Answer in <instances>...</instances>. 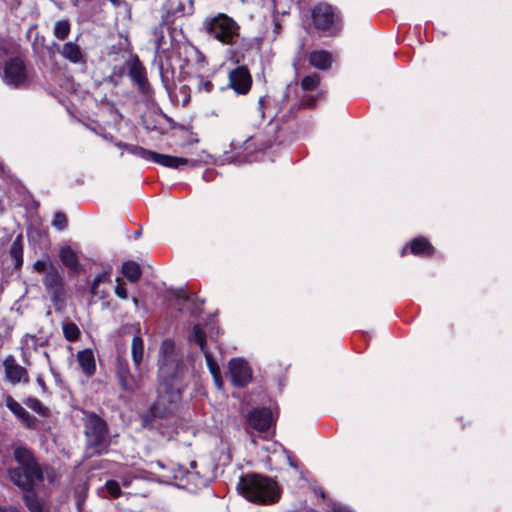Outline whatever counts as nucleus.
<instances>
[{
  "mask_svg": "<svg viewBox=\"0 0 512 512\" xmlns=\"http://www.w3.org/2000/svg\"><path fill=\"white\" fill-rule=\"evenodd\" d=\"M158 362L159 396L151 405L150 414L144 417L145 424L154 418H163L171 413L181 398L184 364L175 352V346L171 340L162 342Z\"/></svg>",
  "mask_w": 512,
  "mask_h": 512,
  "instance_id": "obj_1",
  "label": "nucleus"
},
{
  "mask_svg": "<svg viewBox=\"0 0 512 512\" xmlns=\"http://www.w3.org/2000/svg\"><path fill=\"white\" fill-rule=\"evenodd\" d=\"M14 458L18 466L9 470L11 481L24 491H32L37 482L44 480L40 465L32 451L23 445L14 448Z\"/></svg>",
  "mask_w": 512,
  "mask_h": 512,
  "instance_id": "obj_2",
  "label": "nucleus"
},
{
  "mask_svg": "<svg viewBox=\"0 0 512 512\" xmlns=\"http://www.w3.org/2000/svg\"><path fill=\"white\" fill-rule=\"evenodd\" d=\"M237 490L246 500L256 504H272L280 498L276 482L258 474L242 476Z\"/></svg>",
  "mask_w": 512,
  "mask_h": 512,
  "instance_id": "obj_3",
  "label": "nucleus"
},
{
  "mask_svg": "<svg viewBox=\"0 0 512 512\" xmlns=\"http://www.w3.org/2000/svg\"><path fill=\"white\" fill-rule=\"evenodd\" d=\"M87 438L86 455L92 457L106 453L109 447L105 421L96 414H88L84 420Z\"/></svg>",
  "mask_w": 512,
  "mask_h": 512,
  "instance_id": "obj_4",
  "label": "nucleus"
},
{
  "mask_svg": "<svg viewBox=\"0 0 512 512\" xmlns=\"http://www.w3.org/2000/svg\"><path fill=\"white\" fill-rule=\"evenodd\" d=\"M203 27L209 36L224 45L236 43L240 29L237 22L224 13L205 18Z\"/></svg>",
  "mask_w": 512,
  "mask_h": 512,
  "instance_id": "obj_5",
  "label": "nucleus"
},
{
  "mask_svg": "<svg viewBox=\"0 0 512 512\" xmlns=\"http://www.w3.org/2000/svg\"><path fill=\"white\" fill-rule=\"evenodd\" d=\"M7 51L0 46V67H2L1 77L5 84L20 88L29 83V76L23 60L19 57L4 59Z\"/></svg>",
  "mask_w": 512,
  "mask_h": 512,
  "instance_id": "obj_6",
  "label": "nucleus"
},
{
  "mask_svg": "<svg viewBox=\"0 0 512 512\" xmlns=\"http://www.w3.org/2000/svg\"><path fill=\"white\" fill-rule=\"evenodd\" d=\"M125 149L128 153L132 155H135L146 161L155 162L168 168L179 169L182 166L195 163L193 160H189L187 158L176 157L167 154H160L136 145H125Z\"/></svg>",
  "mask_w": 512,
  "mask_h": 512,
  "instance_id": "obj_7",
  "label": "nucleus"
},
{
  "mask_svg": "<svg viewBox=\"0 0 512 512\" xmlns=\"http://www.w3.org/2000/svg\"><path fill=\"white\" fill-rule=\"evenodd\" d=\"M312 20L318 30L335 34L340 29L341 18L331 5L319 3L312 9Z\"/></svg>",
  "mask_w": 512,
  "mask_h": 512,
  "instance_id": "obj_8",
  "label": "nucleus"
},
{
  "mask_svg": "<svg viewBox=\"0 0 512 512\" xmlns=\"http://www.w3.org/2000/svg\"><path fill=\"white\" fill-rule=\"evenodd\" d=\"M228 374L234 386L245 387L252 380V370L247 361L233 358L228 363Z\"/></svg>",
  "mask_w": 512,
  "mask_h": 512,
  "instance_id": "obj_9",
  "label": "nucleus"
},
{
  "mask_svg": "<svg viewBox=\"0 0 512 512\" xmlns=\"http://www.w3.org/2000/svg\"><path fill=\"white\" fill-rule=\"evenodd\" d=\"M117 377L121 388L128 393H134L143 387L144 376L141 374L138 377L131 375L126 364H119Z\"/></svg>",
  "mask_w": 512,
  "mask_h": 512,
  "instance_id": "obj_10",
  "label": "nucleus"
},
{
  "mask_svg": "<svg viewBox=\"0 0 512 512\" xmlns=\"http://www.w3.org/2000/svg\"><path fill=\"white\" fill-rule=\"evenodd\" d=\"M252 79L248 69L237 67L229 74V84L238 94H246L251 87Z\"/></svg>",
  "mask_w": 512,
  "mask_h": 512,
  "instance_id": "obj_11",
  "label": "nucleus"
},
{
  "mask_svg": "<svg viewBox=\"0 0 512 512\" xmlns=\"http://www.w3.org/2000/svg\"><path fill=\"white\" fill-rule=\"evenodd\" d=\"M190 339L195 341L199 345L201 351L203 352V354L205 356L206 364L208 366V369H209L211 375L214 376V375L221 374L219 365L213 358L212 354L206 349L205 335L199 325L194 326L193 333H192Z\"/></svg>",
  "mask_w": 512,
  "mask_h": 512,
  "instance_id": "obj_12",
  "label": "nucleus"
},
{
  "mask_svg": "<svg viewBox=\"0 0 512 512\" xmlns=\"http://www.w3.org/2000/svg\"><path fill=\"white\" fill-rule=\"evenodd\" d=\"M111 273L112 269L107 268L104 269L101 273H99L93 280L91 284L90 293L93 297L104 300L109 295V288L103 287V285L110 286L111 285Z\"/></svg>",
  "mask_w": 512,
  "mask_h": 512,
  "instance_id": "obj_13",
  "label": "nucleus"
},
{
  "mask_svg": "<svg viewBox=\"0 0 512 512\" xmlns=\"http://www.w3.org/2000/svg\"><path fill=\"white\" fill-rule=\"evenodd\" d=\"M6 379L12 384L28 383L29 376L26 369L16 363L14 358L9 357L4 361Z\"/></svg>",
  "mask_w": 512,
  "mask_h": 512,
  "instance_id": "obj_14",
  "label": "nucleus"
},
{
  "mask_svg": "<svg viewBox=\"0 0 512 512\" xmlns=\"http://www.w3.org/2000/svg\"><path fill=\"white\" fill-rule=\"evenodd\" d=\"M248 421L251 427L258 431H266L270 428L273 417L269 409H255L250 412Z\"/></svg>",
  "mask_w": 512,
  "mask_h": 512,
  "instance_id": "obj_15",
  "label": "nucleus"
},
{
  "mask_svg": "<svg viewBox=\"0 0 512 512\" xmlns=\"http://www.w3.org/2000/svg\"><path fill=\"white\" fill-rule=\"evenodd\" d=\"M6 406L9 410L21 421L26 428H34L36 425V418L31 415L24 407H22L12 397L6 398Z\"/></svg>",
  "mask_w": 512,
  "mask_h": 512,
  "instance_id": "obj_16",
  "label": "nucleus"
},
{
  "mask_svg": "<svg viewBox=\"0 0 512 512\" xmlns=\"http://www.w3.org/2000/svg\"><path fill=\"white\" fill-rule=\"evenodd\" d=\"M76 357L83 374L87 377L93 376L96 372V363L93 351L91 349L81 350L77 353Z\"/></svg>",
  "mask_w": 512,
  "mask_h": 512,
  "instance_id": "obj_17",
  "label": "nucleus"
},
{
  "mask_svg": "<svg viewBox=\"0 0 512 512\" xmlns=\"http://www.w3.org/2000/svg\"><path fill=\"white\" fill-rule=\"evenodd\" d=\"M128 74L131 79L139 86L140 90L145 92L148 87L146 70L138 58H135L130 63Z\"/></svg>",
  "mask_w": 512,
  "mask_h": 512,
  "instance_id": "obj_18",
  "label": "nucleus"
},
{
  "mask_svg": "<svg viewBox=\"0 0 512 512\" xmlns=\"http://www.w3.org/2000/svg\"><path fill=\"white\" fill-rule=\"evenodd\" d=\"M265 450L269 453L267 457L269 463L272 464L274 462H283L287 463L291 467H294L289 453L284 449L282 445L272 443L265 447Z\"/></svg>",
  "mask_w": 512,
  "mask_h": 512,
  "instance_id": "obj_19",
  "label": "nucleus"
},
{
  "mask_svg": "<svg viewBox=\"0 0 512 512\" xmlns=\"http://www.w3.org/2000/svg\"><path fill=\"white\" fill-rule=\"evenodd\" d=\"M57 47V50L61 54V56L64 59L70 61L71 63L77 64L82 61L83 54L77 43L69 41L63 44L62 46L57 45Z\"/></svg>",
  "mask_w": 512,
  "mask_h": 512,
  "instance_id": "obj_20",
  "label": "nucleus"
},
{
  "mask_svg": "<svg viewBox=\"0 0 512 512\" xmlns=\"http://www.w3.org/2000/svg\"><path fill=\"white\" fill-rule=\"evenodd\" d=\"M43 283L47 290L57 294L62 286V276L56 267L48 268L44 274Z\"/></svg>",
  "mask_w": 512,
  "mask_h": 512,
  "instance_id": "obj_21",
  "label": "nucleus"
},
{
  "mask_svg": "<svg viewBox=\"0 0 512 512\" xmlns=\"http://www.w3.org/2000/svg\"><path fill=\"white\" fill-rule=\"evenodd\" d=\"M309 63L320 70L328 69L332 64V55L327 51H314L309 56Z\"/></svg>",
  "mask_w": 512,
  "mask_h": 512,
  "instance_id": "obj_22",
  "label": "nucleus"
},
{
  "mask_svg": "<svg viewBox=\"0 0 512 512\" xmlns=\"http://www.w3.org/2000/svg\"><path fill=\"white\" fill-rule=\"evenodd\" d=\"M60 259L62 263L71 271H78L79 261L76 252L70 247H63L60 250Z\"/></svg>",
  "mask_w": 512,
  "mask_h": 512,
  "instance_id": "obj_23",
  "label": "nucleus"
},
{
  "mask_svg": "<svg viewBox=\"0 0 512 512\" xmlns=\"http://www.w3.org/2000/svg\"><path fill=\"white\" fill-rule=\"evenodd\" d=\"M131 356L136 369H139L144 356V342L140 336H135L131 343Z\"/></svg>",
  "mask_w": 512,
  "mask_h": 512,
  "instance_id": "obj_24",
  "label": "nucleus"
},
{
  "mask_svg": "<svg viewBox=\"0 0 512 512\" xmlns=\"http://www.w3.org/2000/svg\"><path fill=\"white\" fill-rule=\"evenodd\" d=\"M411 252L414 255L430 256L433 254L434 248L426 238L418 237L411 242Z\"/></svg>",
  "mask_w": 512,
  "mask_h": 512,
  "instance_id": "obj_25",
  "label": "nucleus"
},
{
  "mask_svg": "<svg viewBox=\"0 0 512 512\" xmlns=\"http://www.w3.org/2000/svg\"><path fill=\"white\" fill-rule=\"evenodd\" d=\"M194 13V1L189 0L187 5L180 3L175 9L172 10L173 15L177 16H190ZM171 12L168 11L166 15L162 16L161 24H168Z\"/></svg>",
  "mask_w": 512,
  "mask_h": 512,
  "instance_id": "obj_26",
  "label": "nucleus"
},
{
  "mask_svg": "<svg viewBox=\"0 0 512 512\" xmlns=\"http://www.w3.org/2000/svg\"><path fill=\"white\" fill-rule=\"evenodd\" d=\"M122 273L131 282H136L141 277L140 266L133 261H128L123 264Z\"/></svg>",
  "mask_w": 512,
  "mask_h": 512,
  "instance_id": "obj_27",
  "label": "nucleus"
},
{
  "mask_svg": "<svg viewBox=\"0 0 512 512\" xmlns=\"http://www.w3.org/2000/svg\"><path fill=\"white\" fill-rule=\"evenodd\" d=\"M23 500L30 512L43 511V506L40 499L32 491H26L23 496Z\"/></svg>",
  "mask_w": 512,
  "mask_h": 512,
  "instance_id": "obj_28",
  "label": "nucleus"
},
{
  "mask_svg": "<svg viewBox=\"0 0 512 512\" xmlns=\"http://www.w3.org/2000/svg\"><path fill=\"white\" fill-rule=\"evenodd\" d=\"M71 30L69 20L57 21L54 25L53 34L59 40H64L68 37Z\"/></svg>",
  "mask_w": 512,
  "mask_h": 512,
  "instance_id": "obj_29",
  "label": "nucleus"
},
{
  "mask_svg": "<svg viewBox=\"0 0 512 512\" xmlns=\"http://www.w3.org/2000/svg\"><path fill=\"white\" fill-rule=\"evenodd\" d=\"M102 493L104 497L110 496L113 498H117L121 495V488L117 481L108 480L104 487L102 488Z\"/></svg>",
  "mask_w": 512,
  "mask_h": 512,
  "instance_id": "obj_30",
  "label": "nucleus"
},
{
  "mask_svg": "<svg viewBox=\"0 0 512 512\" xmlns=\"http://www.w3.org/2000/svg\"><path fill=\"white\" fill-rule=\"evenodd\" d=\"M63 334L68 341H75L80 335L78 326L73 322L63 324Z\"/></svg>",
  "mask_w": 512,
  "mask_h": 512,
  "instance_id": "obj_31",
  "label": "nucleus"
},
{
  "mask_svg": "<svg viewBox=\"0 0 512 512\" xmlns=\"http://www.w3.org/2000/svg\"><path fill=\"white\" fill-rule=\"evenodd\" d=\"M320 82V76L316 73L304 77L301 81V87L303 90H314L317 88Z\"/></svg>",
  "mask_w": 512,
  "mask_h": 512,
  "instance_id": "obj_32",
  "label": "nucleus"
},
{
  "mask_svg": "<svg viewBox=\"0 0 512 512\" xmlns=\"http://www.w3.org/2000/svg\"><path fill=\"white\" fill-rule=\"evenodd\" d=\"M152 35H153V43H154L155 52L158 53L160 51V49L162 48V45L165 40L162 26L160 25L159 27L154 28L152 30Z\"/></svg>",
  "mask_w": 512,
  "mask_h": 512,
  "instance_id": "obj_33",
  "label": "nucleus"
},
{
  "mask_svg": "<svg viewBox=\"0 0 512 512\" xmlns=\"http://www.w3.org/2000/svg\"><path fill=\"white\" fill-rule=\"evenodd\" d=\"M10 254L16 261L17 265L22 263V247L20 243V236H18L11 245Z\"/></svg>",
  "mask_w": 512,
  "mask_h": 512,
  "instance_id": "obj_34",
  "label": "nucleus"
},
{
  "mask_svg": "<svg viewBox=\"0 0 512 512\" xmlns=\"http://www.w3.org/2000/svg\"><path fill=\"white\" fill-rule=\"evenodd\" d=\"M52 225L58 229L63 230L67 227V219L64 214L58 212L54 215Z\"/></svg>",
  "mask_w": 512,
  "mask_h": 512,
  "instance_id": "obj_35",
  "label": "nucleus"
},
{
  "mask_svg": "<svg viewBox=\"0 0 512 512\" xmlns=\"http://www.w3.org/2000/svg\"><path fill=\"white\" fill-rule=\"evenodd\" d=\"M197 90L199 92H205V93H208L212 90V83L209 81V80H204L202 78H198L197 79Z\"/></svg>",
  "mask_w": 512,
  "mask_h": 512,
  "instance_id": "obj_36",
  "label": "nucleus"
},
{
  "mask_svg": "<svg viewBox=\"0 0 512 512\" xmlns=\"http://www.w3.org/2000/svg\"><path fill=\"white\" fill-rule=\"evenodd\" d=\"M50 267H53V265L48 260H38L34 263L35 270L40 273L45 274Z\"/></svg>",
  "mask_w": 512,
  "mask_h": 512,
  "instance_id": "obj_37",
  "label": "nucleus"
},
{
  "mask_svg": "<svg viewBox=\"0 0 512 512\" xmlns=\"http://www.w3.org/2000/svg\"><path fill=\"white\" fill-rule=\"evenodd\" d=\"M118 285L115 287V294L121 299H127L128 294L126 289L123 287L120 278H117Z\"/></svg>",
  "mask_w": 512,
  "mask_h": 512,
  "instance_id": "obj_38",
  "label": "nucleus"
},
{
  "mask_svg": "<svg viewBox=\"0 0 512 512\" xmlns=\"http://www.w3.org/2000/svg\"><path fill=\"white\" fill-rule=\"evenodd\" d=\"M317 97L306 95L301 101V105L304 107H313L316 104Z\"/></svg>",
  "mask_w": 512,
  "mask_h": 512,
  "instance_id": "obj_39",
  "label": "nucleus"
},
{
  "mask_svg": "<svg viewBox=\"0 0 512 512\" xmlns=\"http://www.w3.org/2000/svg\"><path fill=\"white\" fill-rule=\"evenodd\" d=\"M139 476L136 474L128 473L127 475H123L121 477V482L124 487L130 486L133 479H138Z\"/></svg>",
  "mask_w": 512,
  "mask_h": 512,
  "instance_id": "obj_40",
  "label": "nucleus"
},
{
  "mask_svg": "<svg viewBox=\"0 0 512 512\" xmlns=\"http://www.w3.org/2000/svg\"><path fill=\"white\" fill-rule=\"evenodd\" d=\"M32 402V405L30 406L33 410L37 411V412H41L43 407H42V404L40 403V401L36 400V399H33L31 400Z\"/></svg>",
  "mask_w": 512,
  "mask_h": 512,
  "instance_id": "obj_41",
  "label": "nucleus"
},
{
  "mask_svg": "<svg viewBox=\"0 0 512 512\" xmlns=\"http://www.w3.org/2000/svg\"><path fill=\"white\" fill-rule=\"evenodd\" d=\"M213 377V380H214V383L216 385V387L218 389H221L222 386H223V381H222V377H221V374H218V375H214L212 376Z\"/></svg>",
  "mask_w": 512,
  "mask_h": 512,
  "instance_id": "obj_42",
  "label": "nucleus"
},
{
  "mask_svg": "<svg viewBox=\"0 0 512 512\" xmlns=\"http://www.w3.org/2000/svg\"><path fill=\"white\" fill-rule=\"evenodd\" d=\"M257 110H258V113L263 116L264 115V112H263V100L262 98L259 100L258 102V106H257Z\"/></svg>",
  "mask_w": 512,
  "mask_h": 512,
  "instance_id": "obj_43",
  "label": "nucleus"
},
{
  "mask_svg": "<svg viewBox=\"0 0 512 512\" xmlns=\"http://www.w3.org/2000/svg\"><path fill=\"white\" fill-rule=\"evenodd\" d=\"M331 512H350L346 508L341 506H335Z\"/></svg>",
  "mask_w": 512,
  "mask_h": 512,
  "instance_id": "obj_44",
  "label": "nucleus"
},
{
  "mask_svg": "<svg viewBox=\"0 0 512 512\" xmlns=\"http://www.w3.org/2000/svg\"><path fill=\"white\" fill-rule=\"evenodd\" d=\"M0 512H19L18 509L10 507V508H2L0 507Z\"/></svg>",
  "mask_w": 512,
  "mask_h": 512,
  "instance_id": "obj_45",
  "label": "nucleus"
},
{
  "mask_svg": "<svg viewBox=\"0 0 512 512\" xmlns=\"http://www.w3.org/2000/svg\"><path fill=\"white\" fill-rule=\"evenodd\" d=\"M265 5L275 9V0H264Z\"/></svg>",
  "mask_w": 512,
  "mask_h": 512,
  "instance_id": "obj_46",
  "label": "nucleus"
},
{
  "mask_svg": "<svg viewBox=\"0 0 512 512\" xmlns=\"http://www.w3.org/2000/svg\"><path fill=\"white\" fill-rule=\"evenodd\" d=\"M114 6H119L121 3V0H109Z\"/></svg>",
  "mask_w": 512,
  "mask_h": 512,
  "instance_id": "obj_47",
  "label": "nucleus"
},
{
  "mask_svg": "<svg viewBox=\"0 0 512 512\" xmlns=\"http://www.w3.org/2000/svg\"><path fill=\"white\" fill-rule=\"evenodd\" d=\"M188 300H189V299H188V297H185V296H183V297H178V301H179L180 303H182V302H187Z\"/></svg>",
  "mask_w": 512,
  "mask_h": 512,
  "instance_id": "obj_48",
  "label": "nucleus"
},
{
  "mask_svg": "<svg viewBox=\"0 0 512 512\" xmlns=\"http://www.w3.org/2000/svg\"><path fill=\"white\" fill-rule=\"evenodd\" d=\"M406 252H407V247L405 246L402 248L401 255H405Z\"/></svg>",
  "mask_w": 512,
  "mask_h": 512,
  "instance_id": "obj_49",
  "label": "nucleus"
},
{
  "mask_svg": "<svg viewBox=\"0 0 512 512\" xmlns=\"http://www.w3.org/2000/svg\"><path fill=\"white\" fill-rule=\"evenodd\" d=\"M133 302H134V305L137 306L138 305V300L136 298H133Z\"/></svg>",
  "mask_w": 512,
  "mask_h": 512,
  "instance_id": "obj_50",
  "label": "nucleus"
},
{
  "mask_svg": "<svg viewBox=\"0 0 512 512\" xmlns=\"http://www.w3.org/2000/svg\"><path fill=\"white\" fill-rule=\"evenodd\" d=\"M77 505H78V509L80 510L81 509V500L80 499L78 500V504Z\"/></svg>",
  "mask_w": 512,
  "mask_h": 512,
  "instance_id": "obj_51",
  "label": "nucleus"
},
{
  "mask_svg": "<svg viewBox=\"0 0 512 512\" xmlns=\"http://www.w3.org/2000/svg\"><path fill=\"white\" fill-rule=\"evenodd\" d=\"M188 477H193V474L192 473H188L187 475Z\"/></svg>",
  "mask_w": 512,
  "mask_h": 512,
  "instance_id": "obj_52",
  "label": "nucleus"
}]
</instances>
